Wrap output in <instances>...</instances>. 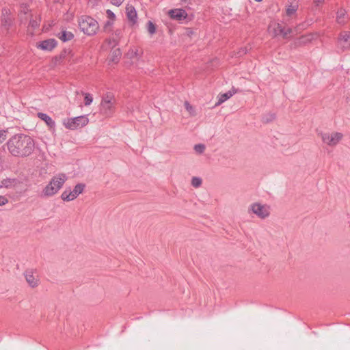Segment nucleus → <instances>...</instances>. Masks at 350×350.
<instances>
[{
    "label": "nucleus",
    "mask_w": 350,
    "mask_h": 350,
    "mask_svg": "<svg viewBox=\"0 0 350 350\" xmlns=\"http://www.w3.org/2000/svg\"><path fill=\"white\" fill-rule=\"evenodd\" d=\"M67 178V176L63 173L54 176L42 189L41 196L49 198L55 195L62 187Z\"/></svg>",
    "instance_id": "3"
},
{
    "label": "nucleus",
    "mask_w": 350,
    "mask_h": 350,
    "mask_svg": "<svg viewBox=\"0 0 350 350\" xmlns=\"http://www.w3.org/2000/svg\"><path fill=\"white\" fill-rule=\"evenodd\" d=\"M25 278L27 282L31 287L34 288L38 286L39 284V280L38 276L34 275L33 271L27 270L25 272Z\"/></svg>",
    "instance_id": "11"
},
{
    "label": "nucleus",
    "mask_w": 350,
    "mask_h": 350,
    "mask_svg": "<svg viewBox=\"0 0 350 350\" xmlns=\"http://www.w3.org/2000/svg\"><path fill=\"white\" fill-rule=\"evenodd\" d=\"M57 36L62 41L67 42L71 40L74 38V34L71 31L62 29L57 34Z\"/></svg>",
    "instance_id": "17"
},
{
    "label": "nucleus",
    "mask_w": 350,
    "mask_h": 350,
    "mask_svg": "<svg viewBox=\"0 0 350 350\" xmlns=\"http://www.w3.org/2000/svg\"><path fill=\"white\" fill-rule=\"evenodd\" d=\"M10 153L14 157H27L33 150L34 142L31 137L24 134L12 136L6 144Z\"/></svg>",
    "instance_id": "1"
},
{
    "label": "nucleus",
    "mask_w": 350,
    "mask_h": 350,
    "mask_svg": "<svg viewBox=\"0 0 350 350\" xmlns=\"http://www.w3.org/2000/svg\"><path fill=\"white\" fill-rule=\"evenodd\" d=\"M195 151L198 154H202L205 150V146L202 144H196L194 146Z\"/></svg>",
    "instance_id": "25"
},
{
    "label": "nucleus",
    "mask_w": 350,
    "mask_h": 350,
    "mask_svg": "<svg viewBox=\"0 0 350 350\" xmlns=\"http://www.w3.org/2000/svg\"><path fill=\"white\" fill-rule=\"evenodd\" d=\"M8 202V199L2 196H0V206L5 205Z\"/></svg>",
    "instance_id": "31"
},
{
    "label": "nucleus",
    "mask_w": 350,
    "mask_h": 350,
    "mask_svg": "<svg viewBox=\"0 0 350 350\" xmlns=\"http://www.w3.org/2000/svg\"><path fill=\"white\" fill-rule=\"evenodd\" d=\"M37 116L43 120L50 129H54L55 123L50 116L41 112L38 113Z\"/></svg>",
    "instance_id": "16"
},
{
    "label": "nucleus",
    "mask_w": 350,
    "mask_h": 350,
    "mask_svg": "<svg viewBox=\"0 0 350 350\" xmlns=\"http://www.w3.org/2000/svg\"><path fill=\"white\" fill-rule=\"evenodd\" d=\"M113 22L111 20H109L107 21L104 25V31L106 32H110L111 30V26L113 25Z\"/></svg>",
    "instance_id": "26"
},
{
    "label": "nucleus",
    "mask_w": 350,
    "mask_h": 350,
    "mask_svg": "<svg viewBox=\"0 0 350 350\" xmlns=\"http://www.w3.org/2000/svg\"><path fill=\"white\" fill-rule=\"evenodd\" d=\"M116 99L111 92H107L103 96L100 105V113L107 116H111L115 111Z\"/></svg>",
    "instance_id": "5"
},
{
    "label": "nucleus",
    "mask_w": 350,
    "mask_h": 350,
    "mask_svg": "<svg viewBox=\"0 0 350 350\" xmlns=\"http://www.w3.org/2000/svg\"><path fill=\"white\" fill-rule=\"evenodd\" d=\"M184 105L186 110L189 112L190 116H195L196 115V112L194 107L192 105H191L188 101H185Z\"/></svg>",
    "instance_id": "22"
},
{
    "label": "nucleus",
    "mask_w": 350,
    "mask_h": 350,
    "mask_svg": "<svg viewBox=\"0 0 350 350\" xmlns=\"http://www.w3.org/2000/svg\"><path fill=\"white\" fill-rule=\"evenodd\" d=\"M323 1L324 0H314V3L316 6H319L323 3Z\"/></svg>",
    "instance_id": "36"
},
{
    "label": "nucleus",
    "mask_w": 350,
    "mask_h": 350,
    "mask_svg": "<svg viewBox=\"0 0 350 350\" xmlns=\"http://www.w3.org/2000/svg\"><path fill=\"white\" fill-rule=\"evenodd\" d=\"M304 24H301L293 29L282 26L280 23L273 22L269 25L268 31L273 37L282 36L283 38H288L294 35L300 33L301 30L304 29Z\"/></svg>",
    "instance_id": "2"
},
{
    "label": "nucleus",
    "mask_w": 350,
    "mask_h": 350,
    "mask_svg": "<svg viewBox=\"0 0 350 350\" xmlns=\"http://www.w3.org/2000/svg\"><path fill=\"white\" fill-rule=\"evenodd\" d=\"M299 40H300V41H299V44H301V43H304V44L305 43V37H304V36H302L300 38V39H299Z\"/></svg>",
    "instance_id": "37"
},
{
    "label": "nucleus",
    "mask_w": 350,
    "mask_h": 350,
    "mask_svg": "<svg viewBox=\"0 0 350 350\" xmlns=\"http://www.w3.org/2000/svg\"><path fill=\"white\" fill-rule=\"evenodd\" d=\"M57 45V41L55 39H48L37 44V46L44 51H51Z\"/></svg>",
    "instance_id": "12"
},
{
    "label": "nucleus",
    "mask_w": 350,
    "mask_h": 350,
    "mask_svg": "<svg viewBox=\"0 0 350 350\" xmlns=\"http://www.w3.org/2000/svg\"><path fill=\"white\" fill-rule=\"evenodd\" d=\"M275 118V116L274 113H273V119H274Z\"/></svg>",
    "instance_id": "40"
},
{
    "label": "nucleus",
    "mask_w": 350,
    "mask_h": 350,
    "mask_svg": "<svg viewBox=\"0 0 350 350\" xmlns=\"http://www.w3.org/2000/svg\"><path fill=\"white\" fill-rule=\"evenodd\" d=\"M168 14L172 19L179 21L185 20L187 16L186 11L183 9L170 10Z\"/></svg>",
    "instance_id": "10"
},
{
    "label": "nucleus",
    "mask_w": 350,
    "mask_h": 350,
    "mask_svg": "<svg viewBox=\"0 0 350 350\" xmlns=\"http://www.w3.org/2000/svg\"><path fill=\"white\" fill-rule=\"evenodd\" d=\"M239 53L240 54V55H242L243 54H245L246 53V51H245V49H242L241 51H240L239 52Z\"/></svg>",
    "instance_id": "39"
},
{
    "label": "nucleus",
    "mask_w": 350,
    "mask_h": 350,
    "mask_svg": "<svg viewBox=\"0 0 350 350\" xmlns=\"http://www.w3.org/2000/svg\"><path fill=\"white\" fill-rule=\"evenodd\" d=\"M100 0H89L88 1V3L90 6L92 7H94L95 5H97L98 2Z\"/></svg>",
    "instance_id": "34"
},
{
    "label": "nucleus",
    "mask_w": 350,
    "mask_h": 350,
    "mask_svg": "<svg viewBox=\"0 0 350 350\" xmlns=\"http://www.w3.org/2000/svg\"><path fill=\"white\" fill-rule=\"evenodd\" d=\"M234 93V92H232L231 91H229L225 94H221L219 96L218 102L216 103V105L217 106L221 105L222 103L232 97Z\"/></svg>",
    "instance_id": "18"
},
{
    "label": "nucleus",
    "mask_w": 350,
    "mask_h": 350,
    "mask_svg": "<svg viewBox=\"0 0 350 350\" xmlns=\"http://www.w3.org/2000/svg\"><path fill=\"white\" fill-rule=\"evenodd\" d=\"M202 180L200 177L194 176L191 178V184L195 188L200 187L202 185Z\"/></svg>",
    "instance_id": "24"
},
{
    "label": "nucleus",
    "mask_w": 350,
    "mask_h": 350,
    "mask_svg": "<svg viewBox=\"0 0 350 350\" xmlns=\"http://www.w3.org/2000/svg\"><path fill=\"white\" fill-rule=\"evenodd\" d=\"M110 1L113 5H116V6H120L124 1V0H110Z\"/></svg>",
    "instance_id": "32"
},
{
    "label": "nucleus",
    "mask_w": 350,
    "mask_h": 350,
    "mask_svg": "<svg viewBox=\"0 0 350 350\" xmlns=\"http://www.w3.org/2000/svg\"><path fill=\"white\" fill-rule=\"evenodd\" d=\"M79 27L83 33L92 36L96 33L99 29L98 22L88 16H83L79 19Z\"/></svg>",
    "instance_id": "4"
},
{
    "label": "nucleus",
    "mask_w": 350,
    "mask_h": 350,
    "mask_svg": "<svg viewBox=\"0 0 350 350\" xmlns=\"http://www.w3.org/2000/svg\"><path fill=\"white\" fill-rule=\"evenodd\" d=\"M146 29L151 36L156 33V25L151 21H148L146 24Z\"/></svg>",
    "instance_id": "21"
},
{
    "label": "nucleus",
    "mask_w": 350,
    "mask_h": 350,
    "mask_svg": "<svg viewBox=\"0 0 350 350\" xmlns=\"http://www.w3.org/2000/svg\"><path fill=\"white\" fill-rule=\"evenodd\" d=\"M40 19H31L29 21V25L35 29L39 26Z\"/></svg>",
    "instance_id": "27"
},
{
    "label": "nucleus",
    "mask_w": 350,
    "mask_h": 350,
    "mask_svg": "<svg viewBox=\"0 0 350 350\" xmlns=\"http://www.w3.org/2000/svg\"><path fill=\"white\" fill-rule=\"evenodd\" d=\"M19 184V181L16 178H6L0 181V189H12Z\"/></svg>",
    "instance_id": "13"
},
{
    "label": "nucleus",
    "mask_w": 350,
    "mask_h": 350,
    "mask_svg": "<svg viewBox=\"0 0 350 350\" xmlns=\"http://www.w3.org/2000/svg\"><path fill=\"white\" fill-rule=\"evenodd\" d=\"M342 137V133L339 132L321 133L322 141L329 146H336Z\"/></svg>",
    "instance_id": "9"
},
{
    "label": "nucleus",
    "mask_w": 350,
    "mask_h": 350,
    "mask_svg": "<svg viewBox=\"0 0 350 350\" xmlns=\"http://www.w3.org/2000/svg\"><path fill=\"white\" fill-rule=\"evenodd\" d=\"M89 122L88 118L86 116H79L74 118H69L64 121V126L71 130H75L79 127H83L88 124Z\"/></svg>",
    "instance_id": "8"
},
{
    "label": "nucleus",
    "mask_w": 350,
    "mask_h": 350,
    "mask_svg": "<svg viewBox=\"0 0 350 350\" xmlns=\"http://www.w3.org/2000/svg\"><path fill=\"white\" fill-rule=\"evenodd\" d=\"M113 53H114V55H115V56H116V57H120V54H121L120 51V49H115V50L113 51Z\"/></svg>",
    "instance_id": "35"
},
{
    "label": "nucleus",
    "mask_w": 350,
    "mask_h": 350,
    "mask_svg": "<svg viewBox=\"0 0 350 350\" xmlns=\"http://www.w3.org/2000/svg\"><path fill=\"white\" fill-rule=\"evenodd\" d=\"M182 2H186L187 0H180Z\"/></svg>",
    "instance_id": "41"
},
{
    "label": "nucleus",
    "mask_w": 350,
    "mask_h": 350,
    "mask_svg": "<svg viewBox=\"0 0 350 350\" xmlns=\"http://www.w3.org/2000/svg\"><path fill=\"white\" fill-rule=\"evenodd\" d=\"M349 20V16L347 11L343 8H340L336 12V22L340 25H344Z\"/></svg>",
    "instance_id": "14"
},
{
    "label": "nucleus",
    "mask_w": 350,
    "mask_h": 350,
    "mask_svg": "<svg viewBox=\"0 0 350 350\" xmlns=\"http://www.w3.org/2000/svg\"><path fill=\"white\" fill-rule=\"evenodd\" d=\"M350 39V31H342L340 33L338 40L347 43Z\"/></svg>",
    "instance_id": "20"
},
{
    "label": "nucleus",
    "mask_w": 350,
    "mask_h": 350,
    "mask_svg": "<svg viewBox=\"0 0 350 350\" xmlns=\"http://www.w3.org/2000/svg\"><path fill=\"white\" fill-rule=\"evenodd\" d=\"M116 36L117 37H120L121 36V30H118V29L116 30Z\"/></svg>",
    "instance_id": "38"
},
{
    "label": "nucleus",
    "mask_w": 350,
    "mask_h": 350,
    "mask_svg": "<svg viewBox=\"0 0 350 350\" xmlns=\"http://www.w3.org/2000/svg\"><path fill=\"white\" fill-rule=\"evenodd\" d=\"M11 24H12V19L10 17L4 16L1 19V25L4 28H5V29L8 30L9 29V27H10Z\"/></svg>",
    "instance_id": "23"
},
{
    "label": "nucleus",
    "mask_w": 350,
    "mask_h": 350,
    "mask_svg": "<svg viewBox=\"0 0 350 350\" xmlns=\"http://www.w3.org/2000/svg\"><path fill=\"white\" fill-rule=\"evenodd\" d=\"M297 8H298V5L297 3H291V5H289L286 10V14L288 16H292L293 15H294L296 12V11L297 10Z\"/></svg>",
    "instance_id": "19"
},
{
    "label": "nucleus",
    "mask_w": 350,
    "mask_h": 350,
    "mask_svg": "<svg viewBox=\"0 0 350 350\" xmlns=\"http://www.w3.org/2000/svg\"><path fill=\"white\" fill-rule=\"evenodd\" d=\"M6 135L5 131H0V144L3 143L6 139Z\"/></svg>",
    "instance_id": "30"
},
{
    "label": "nucleus",
    "mask_w": 350,
    "mask_h": 350,
    "mask_svg": "<svg viewBox=\"0 0 350 350\" xmlns=\"http://www.w3.org/2000/svg\"><path fill=\"white\" fill-rule=\"evenodd\" d=\"M270 209V206L266 204L254 202L248 207V213H253L261 219H265L269 217Z\"/></svg>",
    "instance_id": "6"
},
{
    "label": "nucleus",
    "mask_w": 350,
    "mask_h": 350,
    "mask_svg": "<svg viewBox=\"0 0 350 350\" xmlns=\"http://www.w3.org/2000/svg\"><path fill=\"white\" fill-rule=\"evenodd\" d=\"M319 36L315 33V34H312V33H308V41H310L312 40H314L316 38H317Z\"/></svg>",
    "instance_id": "33"
},
{
    "label": "nucleus",
    "mask_w": 350,
    "mask_h": 350,
    "mask_svg": "<svg viewBox=\"0 0 350 350\" xmlns=\"http://www.w3.org/2000/svg\"><path fill=\"white\" fill-rule=\"evenodd\" d=\"M84 95H85V105H90L92 103V100H93L92 96L88 93H85V94H84Z\"/></svg>",
    "instance_id": "28"
},
{
    "label": "nucleus",
    "mask_w": 350,
    "mask_h": 350,
    "mask_svg": "<svg viewBox=\"0 0 350 350\" xmlns=\"http://www.w3.org/2000/svg\"><path fill=\"white\" fill-rule=\"evenodd\" d=\"M126 13L127 18L130 22L132 23L133 25L137 23V12L135 8L133 5H127L126 7Z\"/></svg>",
    "instance_id": "15"
},
{
    "label": "nucleus",
    "mask_w": 350,
    "mask_h": 350,
    "mask_svg": "<svg viewBox=\"0 0 350 350\" xmlns=\"http://www.w3.org/2000/svg\"><path fill=\"white\" fill-rule=\"evenodd\" d=\"M106 14L109 20H111L112 21H115L116 16L111 10H107L106 11Z\"/></svg>",
    "instance_id": "29"
},
{
    "label": "nucleus",
    "mask_w": 350,
    "mask_h": 350,
    "mask_svg": "<svg viewBox=\"0 0 350 350\" xmlns=\"http://www.w3.org/2000/svg\"><path fill=\"white\" fill-rule=\"evenodd\" d=\"M85 187V185L79 183L75 185L72 191L66 189L61 195L62 200L67 202L75 200L83 193Z\"/></svg>",
    "instance_id": "7"
}]
</instances>
